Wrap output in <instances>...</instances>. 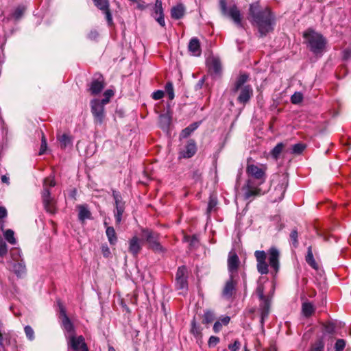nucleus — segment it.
<instances>
[{"label": "nucleus", "instance_id": "a18cd8bd", "mask_svg": "<svg viewBox=\"0 0 351 351\" xmlns=\"http://www.w3.org/2000/svg\"><path fill=\"white\" fill-rule=\"evenodd\" d=\"M24 331H25V335H26L27 338L29 341H33L34 339V338H35L34 331L33 328L30 326H25Z\"/></svg>", "mask_w": 351, "mask_h": 351}, {"label": "nucleus", "instance_id": "412c9836", "mask_svg": "<svg viewBox=\"0 0 351 351\" xmlns=\"http://www.w3.org/2000/svg\"><path fill=\"white\" fill-rule=\"evenodd\" d=\"M129 252L136 257L141 250L139 239L134 236L129 241Z\"/></svg>", "mask_w": 351, "mask_h": 351}, {"label": "nucleus", "instance_id": "1a4fd4ad", "mask_svg": "<svg viewBox=\"0 0 351 351\" xmlns=\"http://www.w3.org/2000/svg\"><path fill=\"white\" fill-rule=\"evenodd\" d=\"M256 293L260 300L261 301V304H260V311H261V323L262 327L263 326L264 320L267 317L269 308H270V300L268 297H265L264 295V286L263 285H259L256 290Z\"/></svg>", "mask_w": 351, "mask_h": 351}, {"label": "nucleus", "instance_id": "de8ad7c7", "mask_svg": "<svg viewBox=\"0 0 351 351\" xmlns=\"http://www.w3.org/2000/svg\"><path fill=\"white\" fill-rule=\"evenodd\" d=\"M305 149V145L302 143H296L292 147V152L293 154H301Z\"/></svg>", "mask_w": 351, "mask_h": 351}, {"label": "nucleus", "instance_id": "2f4dec72", "mask_svg": "<svg viewBox=\"0 0 351 351\" xmlns=\"http://www.w3.org/2000/svg\"><path fill=\"white\" fill-rule=\"evenodd\" d=\"M58 138L60 143L61 147L63 149H65L66 147L71 145L72 144L71 137L66 134L60 136Z\"/></svg>", "mask_w": 351, "mask_h": 351}, {"label": "nucleus", "instance_id": "79ce46f5", "mask_svg": "<svg viewBox=\"0 0 351 351\" xmlns=\"http://www.w3.org/2000/svg\"><path fill=\"white\" fill-rule=\"evenodd\" d=\"M114 91L112 90H106L104 93V98L100 100V102L104 105L107 104L110 101V99L113 96Z\"/></svg>", "mask_w": 351, "mask_h": 351}, {"label": "nucleus", "instance_id": "680f3d73", "mask_svg": "<svg viewBox=\"0 0 351 351\" xmlns=\"http://www.w3.org/2000/svg\"><path fill=\"white\" fill-rule=\"evenodd\" d=\"M222 326V324L219 321L215 322L213 326L214 332L216 333L219 332L221 330Z\"/></svg>", "mask_w": 351, "mask_h": 351}, {"label": "nucleus", "instance_id": "8fccbe9b", "mask_svg": "<svg viewBox=\"0 0 351 351\" xmlns=\"http://www.w3.org/2000/svg\"><path fill=\"white\" fill-rule=\"evenodd\" d=\"M346 346V342L343 339H338L337 340L335 345V351H343Z\"/></svg>", "mask_w": 351, "mask_h": 351}, {"label": "nucleus", "instance_id": "f8f14e48", "mask_svg": "<svg viewBox=\"0 0 351 351\" xmlns=\"http://www.w3.org/2000/svg\"><path fill=\"white\" fill-rule=\"evenodd\" d=\"M227 263L229 276L238 277V269L240 261L234 251L232 250L229 252Z\"/></svg>", "mask_w": 351, "mask_h": 351}, {"label": "nucleus", "instance_id": "c03bdc74", "mask_svg": "<svg viewBox=\"0 0 351 351\" xmlns=\"http://www.w3.org/2000/svg\"><path fill=\"white\" fill-rule=\"evenodd\" d=\"M298 233L297 230H292V231L290 233V241L294 247H297L298 245Z\"/></svg>", "mask_w": 351, "mask_h": 351}, {"label": "nucleus", "instance_id": "bf43d9fd", "mask_svg": "<svg viewBox=\"0 0 351 351\" xmlns=\"http://www.w3.org/2000/svg\"><path fill=\"white\" fill-rule=\"evenodd\" d=\"M217 205V201L214 199H210L208 204L207 211L210 213Z\"/></svg>", "mask_w": 351, "mask_h": 351}, {"label": "nucleus", "instance_id": "39448f33", "mask_svg": "<svg viewBox=\"0 0 351 351\" xmlns=\"http://www.w3.org/2000/svg\"><path fill=\"white\" fill-rule=\"evenodd\" d=\"M56 185L54 178L52 177L47 178L43 182V191L42 193V198L44 207L47 212L53 214L56 213V202L53 197L50 195L49 188L53 187Z\"/></svg>", "mask_w": 351, "mask_h": 351}, {"label": "nucleus", "instance_id": "9b49d317", "mask_svg": "<svg viewBox=\"0 0 351 351\" xmlns=\"http://www.w3.org/2000/svg\"><path fill=\"white\" fill-rule=\"evenodd\" d=\"M99 99H93L90 101L91 113L94 118V123L101 125L105 119V108Z\"/></svg>", "mask_w": 351, "mask_h": 351}, {"label": "nucleus", "instance_id": "864d4df0", "mask_svg": "<svg viewBox=\"0 0 351 351\" xmlns=\"http://www.w3.org/2000/svg\"><path fill=\"white\" fill-rule=\"evenodd\" d=\"M241 347V343L239 340H235L233 343L228 345V348L230 351H239Z\"/></svg>", "mask_w": 351, "mask_h": 351}, {"label": "nucleus", "instance_id": "ddd939ff", "mask_svg": "<svg viewBox=\"0 0 351 351\" xmlns=\"http://www.w3.org/2000/svg\"><path fill=\"white\" fill-rule=\"evenodd\" d=\"M238 278V277L229 276V279L226 281L221 293V295L224 299L228 300L232 299L236 292Z\"/></svg>", "mask_w": 351, "mask_h": 351}, {"label": "nucleus", "instance_id": "052dcab7", "mask_svg": "<svg viewBox=\"0 0 351 351\" xmlns=\"http://www.w3.org/2000/svg\"><path fill=\"white\" fill-rule=\"evenodd\" d=\"M99 34L96 30H91L88 34V38L90 40H95L98 38Z\"/></svg>", "mask_w": 351, "mask_h": 351}, {"label": "nucleus", "instance_id": "37998d69", "mask_svg": "<svg viewBox=\"0 0 351 351\" xmlns=\"http://www.w3.org/2000/svg\"><path fill=\"white\" fill-rule=\"evenodd\" d=\"M325 334L332 335L335 331V326L333 323L328 322L323 325Z\"/></svg>", "mask_w": 351, "mask_h": 351}, {"label": "nucleus", "instance_id": "393cba45", "mask_svg": "<svg viewBox=\"0 0 351 351\" xmlns=\"http://www.w3.org/2000/svg\"><path fill=\"white\" fill-rule=\"evenodd\" d=\"M78 219L80 221H84L86 219H89L91 218V213L86 206L80 205L78 206Z\"/></svg>", "mask_w": 351, "mask_h": 351}, {"label": "nucleus", "instance_id": "e433bc0d", "mask_svg": "<svg viewBox=\"0 0 351 351\" xmlns=\"http://www.w3.org/2000/svg\"><path fill=\"white\" fill-rule=\"evenodd\" d=\"M286 188H287V184L285 182V183H282L280 184H278L276 187L275 191L277 193L280 194V196H279V197L278 199V201H280V200H282L283 199L285 193L286 191Z\"/></svg>", "mask_w": 351, "mask_h": 351}, {"label": "nucleus", "instance_id": "423d86ee", "mask_svg": "<svg viewBox=\"0 0 351 351\" xmlns=\"http://www.w3.org/2000/svg\"><path fill=\"white\" fill-rule=\"evenodd\" d=\"M159 234L150 229H143L142 237L147 243L149 247L156 253H164L166 250L159 242Z\"/></svg>", "mask_w": 351, "mask_h": 351}, {"label": "nucleus", "instance_id": "338daca9", "mask_svg": "<svg viewBox=\"0 0 351 351\" xmlns=\"http://www.w3.org/2000/svg\"><path fill=\"white\" fill-rule=\"evenodd\" d=\"M7 216V210L3 206H0V219L5 217Z\"/></svg>", "mask_w": 351, "mask_h": 351}, {"label": "nucleus", "instance_id": "5fc2aeb1", "mask_svg": "<svg viewBox=\"0 0 351 351\" xmlns=\"http://www.w3.org/2000/svg\"><path fill=\"white\" fill-rule=\"evenodd\" d=\"M164 95H165V93H164L163 90H158L154 91L152 93V98L154 100H158V99H162L164 97Z\"/></svg>", "mask_w": 351, "mask_h": 351}, {"label": "nucleus", "instance_id": "dca6fc26", "mask_svg": "<svg viewBox=\"0 0 351 351\" xmlns=\"http://www.w3.org/2000/svg\"><path fill=\"white\" fill-rule=\"evenodd\" d=\"M152 16L156 19L160 26H165L162 2L161 0H156Z\"/></svg>", "mask_w": 351, "mask_h": 351}, {"label": "nucleus", "instance_id": "7c9ffc66", "mask_svg": "<svg viewBox=\"0 0 351 351\" xmlns=\"http://www.w3.org/2000/svg\"><path fill=\"white\" fill-rule=\"evenodd\" d=\"M284 147L285 145L282 143H279L271 149L270 152V155L273 159L277 160L279 158V156L282 153Z\"/></svg>", "mask_w": 351, "mask_h": 351}, {"label": "nucleus", "instance_id": "a19ab883", "mask_svg": "<svg viewBox=\"0 0 351 351\" xmlns=\"http://www.w3.org/2000/svg\"><path fill=\"white\" fill-rule=\"evenodd\" d=\"M324 343L322 339H318L311 347L310 351H324Z\"/></svg>", "mask_w": 351, "mask_h": 351}, {"label": "nucleus", "instance_id": "e2e57ef3", "mask_svg": "<svg viewBox=\"0 0 351 351\" xmlns=\"http://www.w3.org/2000/svg\"><path fill=\"white\" fill-rule=\"evenodd\" d=\"M351 58V48L346 49L343 51V58L348 60Z\"/></svg>", "mask_w": 351, "mask_h": 351}, {"label": "nucleus", "instance_id": "7ed1b4c3", "mask_svg": "<svg viewBox=\"0 0 351 351\" xmlns=\"http://www.w3.org/2000/svg\"><path fill=\"white\" fill-rule=\"evenodd\" d=\"M267 255L268 256V261L270 267L277 273L280 268V252L275 247H271L267 254L263 250H256L254 252V256L257 262V271L261 274H267L269 272L268 265L266 263Z\"/></svg>", "mask_w": 351, "mask_h": 351}, {"label": "nucleus", "instance_id": "a211bd4d", "mask_svg": "<svg viewBox=\"0 0 351 351\" xmlns=\"http://www.w3.org/2000/svg\"><path fill=\"white\" fill-rule=\"evenodd\" d=\"M197 152V146L194 140L190 139L184 149L180 152V157L184 158H190L195 155Z\"/></svg>", "mask_w": 351, "mask_h": 351}, {"label": "nucleus", "instance_id": "13d9d810", "mask_svg": "<svg viewBox=\"0 0 351 351\" xmlns=\"http://www.w3.org/2000/svg\"><path fill=\"white\" fill-rule=\"evenodd\" d=\"M101 252L104 257H109L111 254L110 250L107 245H103L101 246Z\"/></svg>", "mask_w": 351, "mask_h": 351}, {"label": "nucleus", "instance_id": "f03ea898", "mask_svg": "<svg viewBox=\"0 0 351 351\" xmlns=\"http://www.w3.org/2000/svg\"><path fill=\"white\" fill-rule=\"evenodd\" d=\"M250 12L262 36H266L267 34L273 31L275 25V16L268 8L261 10L257 3L252 4L250 8Z\"/></svg>", "mask_w": 351, "mask_h": 351}, {"label": "nucleus", "instance_id": "f3484780", "mask_svg": "<svg viewBox=\"0 0 351 351\" xmlns=\"http://www.w3.org/2000/svg\"><path fill=\"white\" fill-rule=\"evenodd\" d=\"M239 95L237 101L239 104L245 105L253 95V89L250 85H246L239 89Z\"/></svg>", "mask_w": 351, "mask_h": 351}, {"label": "nucleus", "instance_id": "09e8293b", "mask_svg": "<svg viewBox=\"0 0 351 351\" xmlns=\"http://www.w3.org/2000/svg\"><path fill=\"white\" fill-rule=\"evenodd\" d=\"M47 140H46V138H45L44 134L43 133L42 139H41V145H40V151H39V155L44 154L47 149Z\"/></svg>", "mask_w": 351, "mask_h": 351}, {"label": "nucleus", "instance_id": "4468645a", "mask_svg": "<svg viewBox=\"0 0 351 351\" xmlns=\"http://www.w3.org/2000/svg\"><path fill=\"white\" fill-rule=\"evenodd\" d=\"M187 268L185 266L178 267L176 276V286L178 289H187Z\"/></svg>", "mask_w": 351, "mask_h": 351}, {"label": "nucleus", "instance_id": "774afa93", "mask_svg": "<svg viewBox=\"0 0 351 351\" xmlns=\"http://www.w3.org/2000/svg\"><path fill=\"white\" fill-rule=\"evenodd\" d=\"M1 179L2 182L6 183L8 184H9V178L7 177L6 176H2Z\"/></svg>", "mask_w": 351, "mask_h": 351}, {"label": "nucleus", "instance_id": "58836bf2", "mask_svg": "<svg viewBox=\"0 0 351 351\" xmlns=\"http://www.w3.org/2000/svg\"><path fill=\"white\" fill-rule=\"evenodd\" d=\"M4 237L7 240L8 242H9L10 244H15L16 243V239L14 238V232L8 229L4 232Z\"/></svg>", "mask_w": 351, "mask_h": 351}, {"label": "nucleus", "instance_id": "c85d7f7f", "mask_svg": "<svg viewBox=\"0 0 351 351\" xmlns=\"http://www.w3.org/2000/svg\"><path fill=\"white\" fill-rule=\"evenodd\" d=\"M306 263L313 269H317L318 266L317 264L314 259L313 251H312V247L309 246L307 249V254L306 256Z\"/></svg>", "mask_w": 351, "mask_h": 351}, {"label": "nucleus", "instance_id": "f704fd0d", "mask_svg": "<svg viewBox=\"0 0 351 351\" xmlns=\"http://www.w3.org/2000/svg\"><path fill=\"white\" fill-rule=\"evenodd\" d=\"M25 11V7L24 5H19L12 13V16L14 19H20Z\"/></svg>", "mask_w": 351, "mask_h": 351}, {"label": "nucleus", "instance_id": "f257e3e1", "mask_svg": "<svg viewBox=\"0 0 351 351\" xmlns=\"http://www.w3.org/2000/svg\"><path fill=\"white\" fill-rule=\"evenodd\" d=\"M60 310L62 319L61 325L64 330L69 348L73 351H88L84 337L82 335L77 337L75 335V327L62 306H60Z\"/></svg>", "mask_w": 351, "mask_h": 351}, {"label": "nucleus", "instance_id": "4be33fe9", "mask_svg": "<svg viewBox=\"0 0 351 351\" xmlns=\"http://www.w3.org/2000/svg\"><path fill=\"white\" fill-rule=\"evenodd\" d=\"M185 13V7L182 3H178L171 10V16L173 19L178 20L182 19Z\"/></svg>", "mask_w": 351, "mask_h": 351}, {"label": "nucleus", "instance_id": "20e7f679", "mask_svg": "<svg viewBox=\"0 0 351 351\" xmlns=\"http://www.w3.org/2000/svg\"><path fill=\"white\" fill-rule=\"evenodd\" d=\"M304 38L313 53L319 54L324 51L326 40L322 34L313 30H308L304 33Z\"/></svg>", "mask_w": 351, "mask_h": 351}, {"label": "nucleus", "instance_id": "72a5a7b5", "mask_svg": "<svg viewBox=\"0 0 351 351\" xmlns=\"http://www.w3.org/2000/svg\"><path fill=\"white\" fill-rule=\"evenodd\" d=\"M215 319V315L213 311L208 310L205 311L203 316V324H210L213 322Z\"/></svg>", "mask_w": 351, "mask_h": 351}, {"label": "nucleus", "instance_id": "4d7b16f0", "mask_svg": "<svg viewBox=\"0 0 351 351\" xmlns=\"http://www.w3.org/2000/svg\"><path fill=\"white\" fill-rule=\"evenodd\" d=\"M101 11L105 14L108 24L111 25L112 23V17L109 7L106 10H102Z\"/></svg>", "mask_w": 351, "mask_h": 351}, {"label": "nucleus", "instance_id": "603ef678", "mask_svg": "<svg viewBox=\"0 0 351 351\" xmlns=\"http://www.w3.org/2000/svg\"><path fill=\"white\" fill-rule=\"evenodd\" d=\"M8 252L7 245L5 241L0 240V256H4Z\"/></svg>", "mask_w": 351, "mask_h": 351}, {"label": "nucleus", "instance_id": "6ab92c4d", "mask_svg": "<svg viewBox=\"0 0 351 351\" xmlns=\"http://www.w3.org/2000/svg\"><path fill=\"white\" fill-rule=\"evenodd\" d=\"M207 65L209 71L214 75H218L221 72V64L220 60L216 57H211L207 60Z\"/></svg>", "mask_w": 351, "mask_h": 351}, {"label": "nucleus", "instance_id": "0e129e2a", "mask_svg": "<svg viewBox=\"0 0 351 351\" xmlns=\"http://www.w3.org/2000/svg\"><path fill=\"white\" fill-rule=\"evenodd\" d=\"M173 90V86L172 82H168L165 85V91L167 93H170V92Z\"/></svg>", "mask_w": 351, "mask_h": 351}, {"label": "nucleus", "instance_id": "bb28decb", "mask_svg": "<svg viewBox=\"0 0 351 351\" xmlns=\"http://www.w3.org/2000/svg\"><path fill=\"white\" fill-rule=\"evenodd\" d=\"M106 234L110 244L111 245H115L117 242V237L114 228L111 226H107Z\"/></svg>", "mask_w": 351, "mask_h": 351}, {"label": "nucleus", "instance_id": "6e6d98bb", "mask_svg": "<svg viewBox=\"0 0 351 351\" xmlns=\"http://www.w3.org/2000/svg\"><path fill=\"white\" fill-rule=\"evenodd\" d=\"M134 3H136V8L139 10H144L148 7L143 0H136Z\"/></svg>", "mask_w": 351, "mask_h": 351}, {"label": "nucleus", "instance_id": "3c124183", "mask_svg": "<svg viewBox=\"0 0 351 351\" xmlns=\"http://www.w3.org/2000/svg\"><path fill=\"white\" fill-rule=\"evenodd\" d=\"M220 339L218 337L216 336H211L208 342V345L210 348L215 347L219 342Z\"/></svg>", "mask_w": 351, "mask_h": 351}, {"label": "nucleus", "instance_id": "cd10ccee", "mask_svg": "<svg viewBox=\"0 0 351 351\" xmlns=\"http://www.w3.org/2000/svg\"><path fill=\"white\" fill-rule=\"evenodd\" d=\"M315 310V308L311 302H304L302 303V312L305 317H308L312 315Z\"/></svg>", "mask_w": 351, "mask_h": 351}, {"label": "nucleus", "instance_id": "aec40b11", "mask_svg": "<svg viewBox=\"0 0 351 351\" xmlns=\"http://www.w3.org/2000/svg\"><path fill=\"white\" fill-rule=\"evenodd\" d=\"M188 49L193 56H199L201 55L202 50L198 38H192L189 41Z\"/></svg>", "mask_w": 351, "mask_h": 351}, {"label": "nucleus", "instance_id": "9d476101", "mask_svg": "<svg viewBox=\"0 0 351 351\" xmlns=\"http://www.w3.org/2000/svg\"><path fill=\"white\" fill-rule=\"evenodd\" d=\"M260 185L258 182L249 178L242 189L244 199L252 200L256 197L264 194L265 191H263L259 187Z\"/></svg>", "mask_w": 351, "mask_h": 351}, {"label": "nucleus", "instance_id": "ea45409f", "mask_svg": "<svg viewBox=\"0 0 351 351\" xmlns=\"http://www.w3.org/2000/svg\"><path fill=\"white\" fill-rule=\"evenodd\" d=\"M112 197L114 200L115 206L125 204V203L123 202L122 197L119 191L116 190H112Z\"/></svg>", "mask_w": 351, "mask_h": 351}, {"label": "nucleus", "instance_id": "6e6552de", "mask_svg": "<svg viewBox=\"0 0 351 351\" xmlns=\"http://www.w3.org/2000/svg\"><path fill=\"white\" fill-rule=\"evenodd\" d=\"M267 166L265 165H254L253 163L247 164L246 173L249 177L256 180V182L262 184L266 180Z\"/></svg>", "mask_w": 351, "mask_h": 351}, {"label": "nucleus", "instance_id": "b1692460", "mask_svg": "<svg viewBox=\"0 0 351 351\" xmlns=\"http://www.w3.org/2000/svg\"><path fill=\"white\" fill-rule=\"evenodd\" d=\"M249 78L248 75L245 73L240 74L237 79L236 80L234 87L232 88L233 93H237L241 88V87L244 86L245 83L247 81Z\"/></svg>", "mask_w": 351, "mask_h": 351}, {"label": "nucleus", "instance_id": "c9c22d12", "mask_svg": "<svg viewBox=\"0 0 351 351\" xmlns=\"http://www.w3.org/2000/svg\"><path fill=\"white\" fill-rule=\"evenodd\" d=\"M160 123L162 129H167L171 123V118L167 114L160 115Z\"/></svg>", "mask_w": 351, "mask_h": 351}, {"label": "nucleus", "instance_id": "4c0bfd02", "mask_svg": "<svg viewBox=\"0 0 351 351\" xmlns=\"http://www.w3.org/2000/svg\"><path fill=\"white\" fill-rule=\"evenodd\" d=\"M95 5L99 10H106L109 7L108 0H93Z\"/></svg>", "mask_w": 351, "mask_h": 351}, {"label": "nucleus", "instance_id": "49530a36", "mask_svg": "<svg viewBox=\"0 0 351 351\" xmlns=\"http://www.w3.org/2000/svg\"><path fill=\"white\" fill-rule=\"evenodd\" d=\"M303 99L302 94L300 92H295L291 97V101L293 104H300Z\"/></svg>", "mask_w": 351, "mask_h": 351}, {"label": "nucleus", "instance_id": "2eb2a0df", "mask_svg": "<svg viewBox=\"0 0 351 351\" xmlns=\"http://www.w3.org/2000/svg\"><path fill=\"white\" fill-rule=\"evenodd\" d=\"M104 86V77L100 74H96L90 84L89 90L93 95H96L101 92Z\"/></svg>", "mask_w": 351, "mask_h": 351}, {"label": "nucleus", "instance_id": "69168bd1", "mask_svg": "<svg viewBox=\"0 0 351 351\" xmlns=\"http://www.w3.org/2000/svg\"><path fill=\"white\" fill-rule=\"evenodd\" d=\"M230 320V317L229 316H224L221 317L219 321L222 324V325L226 326L229 324Z\"/></svg>", "mask_w": 351, "mask_h": 351}, {"label": "nucleus", "instance_id": "c756f323", "mask_svg": "<svg viewBox=\"0 0 351 351\" xmlns=\"http://www.w3.org/2000/svg\"><path fill=\"white\" fill-rule=\"evenodd\" d=\"M125 210V204L115 206L114 215L117 225L120 224L122 220V215Z\"/></svg>", "mask_w": 351, "mask_h": 351}, {"label": "nucleus", "instance_id": "5701e85b", "mask_svg": "<svg viewBox=\"0 0 351 351\" xmlns=\"http://www.w3.org/2000/svg\"><path fill=\"white\" fill-rule=\"evenodd\" d=\"M12 270L18 277H22L26 272L24 261L21 260L18 263H14Z\"/></svg>", "mask_w": 351, "mask_h": 351}, {"label": "nucleus", "instance_id": "a878e982", "mask_svg": "<svg viewBox=\"0 0 351 351\" xmlns=\"http://www.w3.org/2000/svg\"><path fill=\"white\" fill-rule=\"evenodd\" d=\"M199 127V123L195 122L189 125L188 127L182 130L180 137L181 138H186L189 136L193 132H194Z\"/></svg>", "mask_w": 351, "mask_h": 351}, {"label": "nucleus", "instance_id": "473e14b6", "mask_svg": "<svg viewBox=\"0 0 351 351\" xmlns=\"http://www.w3.org/2000/svg\"><path fill=\"white\" fill-rule=\"evenodd\" d=\"M191 332L197 338L202 337V330L200 327L197 325L195 318L191 321Z\"/></svg>", "mask_w": 351, "mask_h": 351}, {"label": "nucleus", "instance_id": "0eeeda50", "mask_svg": "<svg viewBox=\"0 0 351 351\" xmlns=\"http://www.w3.org/2000/svg\"><path fill=\"white\" fill-rule=\"evenodd\" d=\"M219 8L223 16L231 18L238 27H242L241 12L235 4L228 7L226 0H219Z\"/></svg>", "mask_w": 351, "mask_h": 351}]
</instances>
